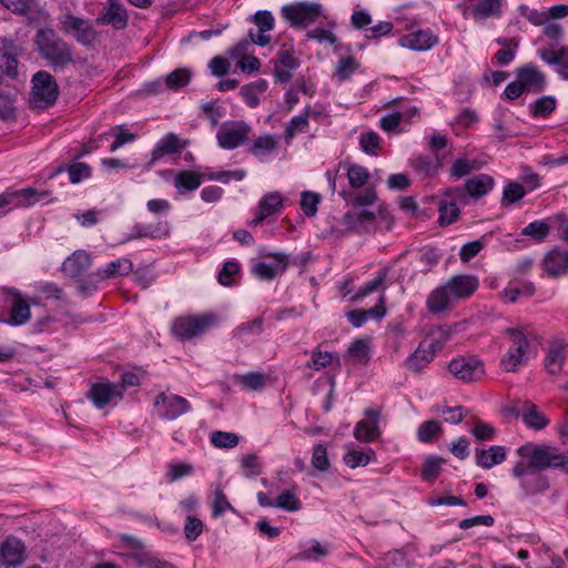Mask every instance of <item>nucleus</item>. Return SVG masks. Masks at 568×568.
Returning a JSON list of instances; mask_svg holds the SVG:
<instances>
[{
    "mask_svg": "<svg viewBox=\"0 0 568 568\" xmlns=\"http://www.w3.org/2000/svg\"><path fill=\"white\" fill-rule=\"evenodd\" d=\"M277 148L275 136L266 134L257 138L250 146L248 152L256 158H264Z\"/></svg>",
    "mask_w": 568,
    "mask_h": 568,
    "instance_id": "nucleus-40",
    "label": "nucleus"
},
{
    "mask_svg": "<svg viewBox=\"0 0 568 568\" xmlns=\"http://www.w3.org/2000/svg\"><path fill=\"white\" fill-rule=\"evenodd\" d=\"M542 267L548 276L559 277L568 273V251L554 248L549 251L544 260Z\"/></svg>",
    "mask_w": 568,
    "mask_h": 568,
    "instance_id": "nucleus-16",
    "label": "nucleus"
},
{
    "mask_svg": "<svg viewBox=\"0 0 568 568\" xmlns=\"http://www.w3.org/2000/svg\"><path fill=\"white\" fill-rule=\"evenodd\" d=\"M526 91L541 92L546 87V78L534 64H526L516 72Z\"/></svg>",
    "mask_w": 568,
    "mask_h": 568,
    "instance_id": "nucleus-17",
    "label": "nucleus"
},
{
    "mask_svg": "<svg viewBox=\"0 0 568 568\" xmlns=\"http://www.w3.org/2000/svg\"><path fill=\"white\" fill-rule=\"evenodd\" d=\"M437 42V37L427 31L412 32L399 39V43L402 47L415 51L428 50Z\"/></svg>",
    "mask_w": 568,
    "mask_h": 568,
    "instance_id": "nucleus-21",
    "label": "nucleus"
},
{
    "mask_svg": "<svg viewBox=\"0 0 568 568\" xmlns=\"http://www.w3.org/2000/svg\"><path fill=\"white\" fill-rule=\"evenodd\" d=\"M109 136L113 139L109 145V151L114 152L125 143L135 141L136 134L130 132L124 125H115L109 131Z\"/></svg>",
    "mask_w": 568,
    "mask_h": 568,
    "instance_id": "nucleus-41",
    "label": "nucleus"
},
{
    "mask_svg": "<svg viewBox=\"0 0 568 568\" xmlns=\"http://www.w3.org/2000/svg\"><path fill=\"white\" fill-rule=\"evenodd\" d=\"M216 323L214 314L184 315L176 317L171 326L175 337L189 341L209 331Z\"/></svg>",
    "mask_w": 568,
    "mask_h": 568,
    "instance_id": "nucleus-4",
    "label": "nucleus"
},
{
    "mask_svg": "<svg viewBox=\"0 0 568 568\" xmlns=\"http://www.w3.org/2000/svg\"><path fill=\"white\" fill-rule=\"evenodd\" d=\"M505 333L510 337L511 346L500 361L506 372H515L519 365L525 363L529 342L527 334L519 328H506Z\"/></svg>",
    "mask_w": 568,
    "mask_h": 568,
    "instance_id": "nucleus-5",
    "label": "nucleus"
},
{
    "mask_svg": "<svg viewBox=\"0 0 568 568\" xmlns=\"http://www.w3.org/2000/svg\"><path fill=\"white\" fill-rule=\"evenodd\" d=\"M526 194V189L523 184L518 182H509L503 191L501 205L509 206L519 200H521Z\"/></svg>",
    "mask_w": 568,
    "mask_h": 568,
    "instance_id": "nucleus-47",
    "label": "nucleus"
},
{
    "mask_svg": "<svg viewBox=\"0 0 568 568\" xmlns=\"http://www.w3.org/2000/svg\"><path fill=\"white\" fill-rule=\"evenodd\" d=\"M251 132V126L244 121L225 122L216 132V140L220 148L233 150L244 144Z\"/></svg>",
    "mask_w": 568,
    "mask_h": 568,
    "instance_id": "nucleus-9",
    "label": "nucleus"
},
{
    "mask_svg": "<svg viewBox=\"0 0 568 568\" xmlns=\"http://www.w3.org/2000/svg\"><path fill=\"white\" fill-rule=\"evenodd\" d=\"M308 114L310 108H307L304 114L293 116L285 129V139L291 140L296 133H304L308 128Z\"/></svg>",
    "mask_w": 568,
    "mask_h": 568,
    "instance_id": "nucleus-48",
    "label": "nucleus"
},
{
    "mask_svg": "<svg viewBox=\"0 0 568 568\" xmlns=\"http://www.w3.org/2000/svg\"><path fill=\"white\" fill-rule=\"evenodd\" d=\"M506 459V452L503 446H491L489 449H478L476 452L477 464L489 469L493 466L503 463Z\"/></svg>",
    "mask_w": 568,
    "mask_h": 568,
    "instance_id": "nucleus-31",
    "label": "nucleus"
},
{
    "mask_svg": "<svg viewBox=\"0 0 568 568\" xmlns=\"http://www.w3.org/2000/svg\"><path fill=\"white\" fill-rule=\"evenodd\" d=\"M274 507L293 513L301 509L302 503L296 497L295 489H286L274 500Z\"/></svg>",
    "mask_w": 568,
    "mask_h": 568,
    "instance_id": "nucleus-43",
    "label": "nucleus"
},
{
    "mask_svg": "<svg viewBox=\"0 0 568 568\" xmlns=\"http://www.w3.org/2000/svg\"><path fill=\"white\" fill-rule=\"evenodd\" d=\"M233 379L245 389L258 390L265 385V376L262 373L250 372L247 374H235Z\"/></svg>",
    "mask_w": 568,
    "mask_h": 568,
    "instance_id": "nucleus-42",
    "label": "nucleus"
},
{
    "mask_svg": "<svg viewBox=\"0 0 568 568\" xmlns=\"http://www.w3.org/2000/svg\"><path fill=\"white\" fill-rule=\"evenodd\" d=\"M550 231V225L545 221H534L521 230V235L530 236L536 242H542Z\"/></svg>",
    "mask_w": 568,
    "mask_h": 568,
    "instance_id": "nucleus-50",
    "label": "nucleus"
},
{
    "mask_svg": "<svg viewBox=\"0 0 568 568\" xmlns=\"http://www.w3.org/2000/svg\"><path fill=\"white\" fill-rule=\"evenodd\" d=\"M90 265V255L84 251H75L63 262L62 270L71 277H79L89 270Z\"/></svg>",
    "mask_w": 568,
    "mask_h": 568,
    "instance_id": "nucleus-24",
    "label": "nucleus"
},
{
    "mask_svg": "<svg viewBox=\"0 0 568 568\" xmlns=\"http://www.w3.org/2000/svg\"><path fill=\"white\" fill-rule=\"evenodd\" d=\"M154 407L160 417L168 420L176 419L191 410L189 400L180 395L161 392L154 399Z\"/></svg>",
    "mask_w": 568,
    "mask_h": 568,
    "instance_id": "nucleus-10",
    "label": "nucleus"
},
{
    "mask_svg": "<svg viewBox=\"0 0 568 568\" xmlns=\"http://www.w3.org/2000/svg\"><path fill=\"white\" fill-rule=\"evenodd\" d=\"M141 378L138 374L125 372L120 374V379L113 384L109 383V405L112 402L122 399L124 392L130 387H138Z\"/></svg>",
    "mask_w": 568,
    "mask_h": 568,
    "instance_id": "nucleus-22",
    "label": "nucleus"
},
{
    "mask_svg": "<svg viewBox=\"0 0 568 568\" xmlns=\"http://www.w3.org/2000/svg\"><path fill=\"white\" fill-rule=\"evenodd\" d=\"M444 463V458L428 456L423 465L420 474L422 478L427 481H434L440 471L442 464Z\"/></svg>",
    "mask_w": 568,
    "mask_h": 568,
    "instance_id": "nucleus-54",
    "label": "nucleus"
},
{
    "mask_svg": "<svg viewBox=\"0 0 568 568\" xmlns=\"http://www.w3.org/2000/svg\"><path fill=\"white\" fill-rule=\"evenodd\" d=\"M321 195L311 191H304L301 195V207L306 216H315Z\"/></svg>",
    "mask_w": 568,
    "mask_h": 568,
    "instance_id": "nucleus-57",
    "label": "nucleus"
},
{
    "mask_svg": "<svg viewBox=\"0 0 568 568\" xmlns=\"http://www.w3.org/2000/svg\"><path fill=\"white\" fill-rule=\"evenodd\" d=\"M375 220V214L371 211L363 210L358 214L347 212L343 216V222L348 229L356 227L357 224L372 222Z\"/></svg>",
    "mask_w": 568,
    "mask_h": 568,
    "instance_id": "nucleus-60",
    "label": "nucleus"
},
{
    "mask_svg": "<svg viewBox=\"0 0 568 568\" xmlns=\"http://www.w3.org/2000/svg\"><path fill=\"white\" fill-rule=\"evenodd\" d=\"M358 68V63L353 57L342 59L335 69V75L339 80H346Z\"/></svg>",
    "mask_w": 568,
    "mask_h": 568,
    "instance_id": "nucleus-64",
    "label": "nucleus"
},
{
    "mask_svg": "<svg viewBox=\"0 0 568 568\" xmlns=\"http://www.w3.org/2000/svg\"><path fill=\"white\" fill-rule=\"evenodd\" d=\"M450 296L452 295L446 285L437 287L427 298L428 311L433 314L446 311L450 305Z\"/></svg>",
    "mask_w": 568,
    "mask_h": 568,
    "instance_id": "nucleus-32",
    "label": "nucleus"
},
{
    "mask_svg": "<svg viewBox=\"0 0 568 568\" xmlns=\"http://www.w3.org/2000/svg\"><path fill=\"white\" fill-rule=\"evenodd\" d=\"M526 425L534 429H542L548 424L546 417L538 410L537 406L530 402H525L520 408H517Z\"/></svg>",
    "mask_w": 568,
    "mask_h": 568,
    "instance_id": "nucleus-30",
    "label": "nucleus"
},
{
    "mask_svg": "<svg viewBox=\"0 0 568 568\" xmlns=\"http://www.w3.org/2000/svg\"><path fill=\"white\" fill-rule=\"evenodd\" d=\"M283 17L293 28L307 27L314 23L323 13L321 3L296 2L281 9Z\"/></svg>",
    "mask_w": 568,
    "mask_h": 568,
    "instance_id": "nucleus-6",
    "label": "nucleus"
},
{
    "mask_svg": "<svg viewBox=\"0 0 568 568\" xmlns=\"http://www.w3.org/2000/svg\"><path fill=\"white\" fill-rule=\"evenodd\" d=\"M33 43L40 57L53 69H63L73 62L72 47L51 27H40Z\"/></svg>",
    "mask_w": 568,
    "mask_h": 568,
    "instance_id": "nucleus-2",
    "label": "nucleus"
},
{
    "mask_svg": "<svg viewBox=\"0 0 568 568\" xmlns=\"http://www.w3.org/2000/svg\"><path fill=\"white\" fill-rule=\"evenodd\" d=\"M335 363L339 365V357L337 354L323 352L316 348L311 354V359L307 362L306 367L314 371H321Z\"/></svg>",
    "mask_w": 568,
    "mask_h": 568,
    "instance_id": "nucleus-39",
    "label": "nucleus"
},
{
    "mask_svg": "<svg viewBox=\"0 0 568 568\" xmlns=\"http://www.w3.org/2000/svg\"><path fill=\"white\" fill-rule=\"evenodd\" d=\"M432 361V351H426V341H423L416 351L405 359L404 366L413 373H420Z\"/></svg>",
    "mask_w": 568,
    "mask_h": 568,
    "instance_id": "nucleus-28",
    "label": "nucleus"
},
{
    "mask_svg": "<svg viewBox=\"0 0 568 568\" xmlns=\"http://www.w3.org/2000/svg\"><path fill=\"white\" fill-rule=\"evenodd\" d=\"M252 21L257 26L258 30L248 31L250 40L261 47H264L271 42V37L266 34L267 31L274 29L275 21L272 13L267 10L257 11L253 17Z\"/></svg>",
    "mask_w": 568,
    "mask_h": 568,
    "instance_id": "nucleus-14",
    "label": "nucleus"
},
{
    "mask_svg": "<svg viewBox=\"0 0 568 568\" xmlns=\"http://www.w3.org/2000/svg\"><path fill=\"white\" fill-rule=\"evenodd\" d=\"M385 297L381 296L378 303L369 310H354L347 313V318L354 327L362 326L368 318L382 320L386 314Z\"/></svg>",
    "mask_w": 568,
    "mask_h": 568,
    "instance_id": "nucleus-23",
    "label": "nucleus"
},
{
    "mask_svg": "<svg viewBox=\"0 0 568 568\" xmlns=\"http://www.w3.org/2000/svg\"><path fill=\"white\" fill-rule=\"evenodd\" d=\"M88 398L91 399L98 408H104L106 405V383L92 384L88 392Z\"/></svg>",
    "mask_w": 568,
    "mask_h": 568,
    "instance_id": "nucleus-62",
    "label": "nucleus"
},
{
    "mask_svg": "<svg viewBox=\"0 0 568 568\" xmlns=\"http://www.w3.org/2000/svg\"><path fill=\"white\" fill-rule=\"evenodd\" d=\"M63 171L68 172L70 182L73 184L88 179L91 174V168L82 162H74L67 168H59L55 173H61Z\"/></svg>",
    "mask_w": 568,
    "mask_h": 568,
    "instance_id": "nucleus-46",
    "label": "nucleus"
},
{
    "mask_svg": "<svg viewBox=\"0 0 568 568\" xmlns=\"http://www.w3.org/2000/svg\"><path fill=\"white\" fill-rule=\"evenodd\" d=\"M203 176L204 174L194 171H181L174 179V186L180 192L194 191L201 185Z\"/></svg>",
    "mask_w": 568,
    "mask_h": 568,
    "instance_id": "nucleus-35",
    "label": "nucleus"
},
{
    "mask_svg": "<svg viewBox=\"0 0 568 568\" xmlns=\"http://www.w3.org/2000/svg\"><path fill=\"white\" fill-rule=\"evenodd\" d=\"M442 432L443 428L437 420H426L418 427L417 438L422 443H430Z\"/></svg>",
    "mask_w": 568,
    "mask_h": 568,
    "instance_id": "nucleus-52",
    "label": "nucleus"
},
{
    "mask_svg": "<svg viewBox=\"0 0 568 568\" xmlns=\"http://www.w3.org/2000/svg\"><path fill=\"white\" fill-rule=\"evenodd\" d=\"M440 260V254L434 247H425L420 251L419 263L423 266V272L427 273L432 267L437 265Z\"/></svg>",
    "mask_w": 568,
    "mask_h": 568,
    "instance_id": "nucleus-63",
    "label": "nucleus"
},
{
    "mask_svg": "<svg viewBox=\"0 0 568 568\" xmlns=\"http://www.w3.org/2000/svg\"><path fill=\"white\" fill-rule=\"evenodd\" d=\"M19 49L12 40H3L0 48V71L1 75H6L12 80L19 75Z\"/></svg>",
    "mask_w": 568,
    "mask_h": 568,
    "instance_id": "nucleus-15",
    "label": "nucleus"
},
{
    "mask_svg": "<svg viewBox=\"0 0 568 568\" xmlns=\"http://www.w3.org/2000/svg\"><path fill=\"white\" fill-rule=\"evenodd\" d=\"M518 478L520 479L521 487L528 495L541 493L549 488V481L547 477L544 476L540 473V470L537 469H532V471H527L523 477Z\"/></svg>",
    "mask_w": 568,
    "mask_h": 568,
    "instance_id": "nucleus-29",
    "label": "nucleus"
},
{
    "mask_svg": "<svg viewBox=\"0 0 568 568\" xmlns=\"http://www.w3.org/2000/svg\"><path fill=\"white\" fill-rule=\"evenodd\" d=\"M73 38L85 47H93L99 41V33L92 28L90 22L85 20V26L80 28Z\"/></svg>",
    "mask_w": 568,
    "mask_h": 568,
    "instance_id": "nucleus-58",
    "label": "nucleus"
},
{
    "mask_svg": "<svg viewBox=\"0 0 568 568\" xmlns=\"http://www.w3.org/2000/svg\"><path fill=\"white\" fill-rule=\"evenodd\" d=\"M26 560L23 542L16 537H8L0 546V564L6 567H19Z\"/></svg>",
    "mask_w": 568,
    "mask_h": 568,
    "instance_id": "nucleus-12",
    "label": "nucleus"
},
{
    "mask_svg": "<svg viewBox=\"0 0 568 568\" xmlns=\"http://www.w3.org/2000/svg\"><path fill=\"white\" fill-rule=\"evenodd\" d=\"M388 271L387 268H383L379 271L378 275L372 280L371 282L366 283L363 287L358 290V292L352 296V302H357L368 294L375 292L378 290V287L385 282L387 277Z\"/></svg>",
    "mask_w": 568,
    "mask_h": 568,
    "instance_id": "nucleus-53",
    "label": "nucleus"
},
{
    "mask_svg": "<svg viewBox=\"0 0 568 568\" xmlns=\"http://www.w3.org/2000/svg\"><path fill=\"white\" fill-rule=\"evenodd\" d=\"M0 4L12 13L24 17L29 26H41L49 20V13L40 0H0Z\"/></svg>",
    "mask_w": 568,
    "mask_h": 568,
    "instance_id": "nucleus-7",
    "label": "nucleus"
},
{
    "mask_svg": "<svg viewBox=\"0 0 568 568\" xmlns=\"http://www.w3.org/2000/svg\"><path fill=\"white\" fill-rule=\"evenodd\" d=\"M366 419L359 420L354 428V437L359 442L371 443L381 436L378 427L381 413L374 408L365 410Z\"/></svg>",
    "mask_w": 568,
    "mask_h": 568,
    "instance_id": "nucleus-11",
    "label": "nucleus"
},
{
    "mask_svg": "<svg viewBox=\"0 0 568 568\" xmlns=\"http://www.w3.org/2000/svg\"><path fill=\"white\" fill-rule=\"evenodd\" d=\"M275 262L267 264L260 262L254 265L253 273L261 280H273L277 274L283 273L287 267V257L282 253L268 254Z\"/></svg>",
    "mask_w": 568,
    "mask_h": 568,
    "instance_id": "nucleus-20",
    "label": "nucleus"
},
{
    "mask_svg": "<svg viewBox=\"0 0 568 568\" xmlns=\"http://www.w3.org/2000/svg\"><path fill=\"white\" fill-rule=\"evenodd\" d=\"M438 211H439L438 223L442 226L449 225L453 222H455L460 213L459 207L457 206V204L455 202L448 203L445 201L439 202Z\"/></svg>",
    "mask_w": 568,
    "mask_h": 568,
    "instance_id": "nucleus-51",
    "label": "nucleus"
},
{
    "mask_svg": "<svg viewBox=\"0 0 568 568\" xmlns=\"http://www.w3.org/2000/svg\"><path fill=\"white\" fill-rule=\"evenodd\" d=\"M83 26H85V20L80 17H75L71 12H67L62 18H60V30L65 34H71L73 37Z\"/></svg>",
    "mask_w": 568,
    "mask_h": 568,
    "instance_id": "nucleus-56",
    "label": "nucleus"
},
{
    "mask_svg": "<svg viewBox=\"0 0 568 568\" xmlns=\"http://www.w3.org/2000/svg\"><path fill=\"white\" fill-rule=\"evenodd\" d=\"M495 185L494 179L488 174H478L465 183V192L475 199L486 195Z\"/></svg>",
    "mask_w": 568,
    "mask_h": 568,
    "instance_id": "nucleus-27",
    "label": "nucleus"
},
{
    "mask_svg": "<svg viewBox=\"0 0 568 568\" xmlns=\"http://www.w3.org/2000/svg\"><path fill=\"white\" fill-rule=\"evenodd\" d=\"M539 57L547 64L557 67L558 73L564 79H568V48L562 47L558 50L542 49L539 50Z\"/></svg>",
    "mask_w": 568,
    "mask_h": 568,
    "instance_id": "nucleus-25",
    "label": "nucleus"
},
{
    "mask_svg": "<svg viewBox=\"0 0 568 568\" xmlns=\"http://www.w3.org/2000/svg\"><path fill=\"white\" fill-rule=\"evenodd\" d=\"M448 371L455 378L464 383L478 382L486 374L483 361L476 356H460L452 359Z\"/></svg>",
    "mask_w": 568,
    "mask_h": 568,
    "instance_id": "nucleus-8",
    "label": "nucleus"
},
{
    "mask_svg": "<svg viewBox=\"0 0 568 568\" xmlns=\"http://www.w3.org/2000/svg\"><path fill=\"white\" fill-rule=\"evenodd\" d=\"M129 14L120 0H109V24L116 30H122L126 27Z\"/></svg>",
    "mask_w": 568,
    "mask_h": 568,
    "instance_id": "nucleus-37",
    "label": "nucleus"
},
{
    "mask_svg": "<svg viewBox=\"0 0 568 568\" xmlns=\"http://www.w3.org/2000/svg\"><path fill=\"white\" fill-rule=\"evenodd\" d=\"M190 80L191 71L189 69H176L165 77V87L176 91L186 85Z\"/></svg>",
    "mask_w": 568,
    "mask_h": 568,
    "instance_id": "nucleus-49",
    "label": "nucleus"
},
{
    "mask_svg": "<svg viewBox=\"0 0 568 568\" xmlns=\"http://www.w3.org/2000/svg\"><path fill=\"white\" fill-rule=\"evenodd\" d=\"M339 166L346 169V175L351 187L359 189L367 184L371 174L368 170L359 164L341 162Z\"/></svg>",
    "mask_w": 568,
    "mask_h": 568,
    "instance_id": "nucleus-33",
    "label": "nucleus"
},
{
    "mask_svg": "<svg viewBox=\"0 0 568 568\" xmlns=\"http://www.w3.org/2000/svg\"><path fill=\"white\" fill-rule=\"evenodd\" d=\"M567 344L564 339L556 338L550 342L549 348L545 358V367L551 375H557L561 372Z\"/></svg>",
    "mask_w": 568,
    "mask_h": 568,
    "instance_id": "nucleus-18",
    "label": "nucleus"
},
{
    "mask_svg": "<svg viewBox=\"0 0 568 568\" xmlns=\"http://www.w3.org/2000/svg\"><path fill=\"white\" fill-rule=\"evenodd\" d=\"M312 465L320 471H326L329 469V460L327 457V448L324 444H318L313 449Z\"/></svg>",
    "mask_w": 568,
    "mask_h": 568,
    "instance_id": "nucleus-59",
    "label": "nucleus"
},
{
    "mask_svg": "<svg viewBox=\"0 0 568 568\" xmlns=\"http://www.w3.org/2000/svg\"><path fill=\"white\" fill-rule=\"evenodd\" d=\"M267 89V82L258 79L241 88L240 94L250 108H256L260 103L258 95Z\"/></svg>",
    "mask_w": 568,
    "mask_h": 568,
    "instance_id": "nucleus-34",
    "label": "nucleus"
},
{
    "mask_svg": "<svg viewBox=\"0 0 568 568\" xmlns=\"http://www.w3.org/2000/svg\"><path fill=\"white\" fill-rule=\"evenodd\" d=\"M239 440V436L234 433L216 430L211 434L212 445L219 448H233Z\"/></svg>",
    "mask_w": 568,
    "mask_h": 568,
    "instance_id": "nucleus-55",
    "label": "nucleus"
},
{
    "mask_svg": "<svg viewBox=\"0 0 568 568\" xmlns=\"http://www.w3.org/2000/svg\"><path fill=\"white\" fill-rule=\"evenodd\" d=\"M30 92V106L32 109H47L53 105L59 97V85L48 71H38L33 74Z\"/></svg>",
    "mask_w": 568,
    "mask_h": 568,
    "instance_id": "nucleus-3",
    "label": "nucleus"
},
{
    "mask_svg": "<svg viewBox=\"0 0 568 568\" xmlns=\"http://www.w3.org/2000/svg\"><path fill=\"white\" fill-rule=\"evenodd\" d=\"M187 141L181 140L175 133H169L163 136L152 151L151 159L148 162V168L153 166L165 155H173L181 150L185 149Z\"/></svg>",
    "mask_w": 568,
    "mask_h": 568,
    "instance_id": "nucleus-13",
    "label": "nucleus"
},
{
    "mask_svg": "<svg viewBox=\"0 0 568 568\" xmlns=\"http://www.w3.org/2000/svg\"><path fill=\"white\" fill-rule=\"evenodd\" d=\"M283 206V199L278 192H271L265 194L260 203L258 211H261L267 217L278 212Z\"/></svg>",
    "mask_w": 568,
    "mask_h": 568,
    "instance_id": "nucleus-45",
    "label": "nucleus"
},
{
    "mask_svg": "<svg viewBox=\"0 0 568 568\" xmlns=\"http://www.w3.org/2000/svg\"><path fill=\"white\" fill-rule=\"evenodd\" d=\"M17 201V207L30 206L49 195L48 191L38 192L36 189L28 186L18 191H11Z\"/></svg>",
    "mask_w": 568,
    "mask_h": 568,
    "instance_id": "nucleus-38",
    "label": "nucleus"
},
{
    "mask_svg": "<svg viewBox=\"0 0 568 568\" xmlns=\"http://www.w3.org/2000/svg\"><path fill=\"white\" fill-rule=\"evenodd\" d=\"M341 196L354 207L371 206L376 203L377 194L373 186L366 187L356 195H352L346 191H342Z\"/></svg>",
    "mask_w": 568,
    "mask_h": 568,
    "instance_id": "nucleus-36",
    "label": "nucleus"
},
{
    "mask_svg": "<svg viewBox=\"0 0 568 568\" xmlns=\"http://www.w3.org/2000/svg\"><path fill=\"white\" fill-rule=\"evenodd\" d=\"M16 116L12 95L10 93L0 92V120L12 121Z\"/></svg>",
    "mask_w": 568,
    "mask_h": 568,
    "instance_id": "nucleus-61",
    "label": "nucleus"
},
{
    "mask_svg": "<svg viewBox=\"0 0 568 568\" xmlns=\"http://www.w3.org/2000/svg\"><path fill=\"white\" fill-rule=\"evenodd\" d=\"M446 287L455 298H466L477 290L478 281L471 275H456L447 282Z\"/></svg>",
    "mask_w": 568,
    "mask_h": 568,
    "instance_id": "nucleus-19",
    "label": "nucleus"
},
{
    "mask_svg": "<svg viewBox=\"0 0 568 568\" xmlns=\"http://www.w3.org/2000/svg\"><path fill=\"white\" fill-rule=\"evenodd\" d=\"M500 0H480L473 7L475 18L485 19L500 14Z\"/></svg>",
    "mask_w": 568,
    "mask_h": 568,
    "instance_id": "nucleus-44",
    "label": "nucleus"
},
{
    "mask_svg": "<svg viewBox=\"0 0 568 568\" xmlns=\"http://www.w3.org/2000/svg\"><path fill=\"white\" fill-rule=\"evenodd\" d=\"M517 454L527 459L519 462L513 468L515 477H523L525 473L532 469L545 470L565 468L568 456L559 453L558 448L547 445L525 444L517 449Z\"/></svg>",
    "mask_w": 568,
    "mask_h": 568,
    "instance_id": "nucleus-1",
    "label": "nucleus"
},
{
    "mask_svg": "<svg viewBox=\"0 0 568 568\" xmlns=\"http://www.w3.org/2000/svg\"><path fill=\"white\" fill-rule=\"evenodd\" d=\"M8 292L12 295L13 301L10 311V323L12 325H22L27 323L30 318V306L26 302V300L21 296V294L14 290L10 288Z\"/></svg>",
    "mask_w": 568,
    "mask_h": 568,
    "instance_id": "nucleus-26",
    "label": "nucleus"
}]
</instances>
